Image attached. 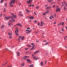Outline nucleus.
Listing matches in <instances>:
<instances>
[{
	"label": "nucleus",
	"instance_id": "79ce46f5",
	"mask_svg": "<svg viewBox=\"0 0 67 67\" xmlns=\"http://www.w3.org/2000/svg\"><path fill=\"white\" fill-rule=\"evenodd\" d=\"M2 14H0V17H1V16H2Z\"/></svg>",
	"mask_w": 67,
	"mask_h": 67
},
{
	"label": "nucleus",
	"instance_id": "2eb2a0df",
	"mask_svg": "<svg viewBox=\"0 0 67 67\" xmlns=\"http://www.w3.org/2000/svg\"><path fill=\"white\" fill-rule=\"evenodd\" d=\"M29 18L30 19H34V16H31L29 17Z\"/></svg>",
	"mask_w": 67,
	"mask_h": 67
},
{
	"label": "nucleus",
	"instance_id": "4c0bfd02",
	"mask_svg": "<svg viewBox=\"0 0 67 67\" xmlns=\"http://www.w3.org/2000/svg\"><path fill=\"white\" fill-rule=\"evenodd\" d=\"M48 12H49V11L47 10V12H46V13H48Z\"/></svg>",
	"mask_w": 67,
	"mask_h": 67
},
{
	"label": "nucleus",
	"instance_id": "423d86ee",
	"mask_svg": "<svg viewBox=\"0 0 67 67\" xmlns=\"http://www.w3.org/2000/svg\"><path fill=\"white\" fill-rule=\"evenodd\" d=\"M31 44L32 45V47L31 49V50H32V49H33L34 48V46H35V45H34V43H31Z\"/></svg>",
	"mask_w": 67,
	"mask_h": 67
},
{
	"label": "nucleus",
	"instance_id": "aec40b11",
	"mask_svg": "<svg viewBox=\"0 0 67 67\" xmlns=\"http://www.w3.org/2000/svg\"><path fill=\"white\" fill-rule=\"evenodd\" d=\"M48 44H49V42H47L44 44V45H48Z\"/></svg>",
	"mask_w": 67,
	"mask_h": 67
},
{
	"label": "nucleus",
	"instance_id": "20e7f679",
	"mask_svg": "<svg viewBox=\"0 0 67 67\" xmlns=\"http://www.w3.org/2000/svg\"><path fill=\"white\" fill-rule=\"evenodd\" d=\"M19 32V30L18 29H17L15 31V33L16 35H19V34L18 33Z\"/></svg>",
	"mask_w": 67,
	"mask_h": 67
},
{
	"label": "nucleus",
	"instance_id": "3c124183",
	"mask_svg": "<svg viewBox=\"0 0 67 67\" xmlns=\"http://www.w3.org/2000/svg\"><path fill=\"white\" fill-rule=\"evenodd\" d=\"M28 46H29V47H31V46L29 45H28Z\"/></svg>",
	"mask_w": 67,
	"mask_h": 67
},
{
	"label": "nucleus",
	"instance_id": "a211bd4d",
	"mask_svg": "<svg viewBox=\"0 0 67 67\" xmlns=\"http://www.w3.org/2000/svg\"><path fill=\"white\" fill-rule=\"evenodd\" d=\"M63 9L65 11V10H67V8L65 6H64L63 8Z\"/></svg>",
	"mask_w": 67,
	"mask_h": 67
},
{
	"label": "nucleus",
	"instance_id": "393cba45",
	"mask_svg": "<svg viewBox=\"0 0 67 67\" xmlns=\"http://www.w3.org/2000/svg\"><path fill=\"white\" fill-rule=\"evenodd\" d=\"M16 25H21V24L20 23H18Z\"/></svg>",
	"mask_w": 67,
	"mask_h": 67
},
{
	"label": "nucleus",
	"instance_id": "a19ab883",
	"mask_svg": "<svg viewBox=\"0 0 67 67\" xmlns=\"http://www.w3.org/2000/svg\"><path fill=\"white\" fill-rule=\"evenodd\" d=\"M26 11L27 12H29V11L28 10L26 9Z\"/></svg>",
	"mask_w": 67,
	"mask_h": 67
},
{
	"label": "nucleus",
	"instance_id": "a878e982",
	"mask_svg": "<svg viewBox=\"0 0 67 67\" xmlns=\"http://www.w3.org/2000/svg\"><path fill=\"white\" fill-rule=\"evenodd\" d=\"M7 64V62L5 63L4 64H3L2 65H3V66H5V65Z\"/></svg>",
	"mask_w": 67,
	"mask_h": 67
},
{
	"label": "nucleus",
	"instance_id": "ddd939ff",
	"mask_svg": "<svg viewBox=\"0 0 67 67\" xmlns=\"http://www.w3.org/2000/svg\"><path fill=\"white\" fill-rule=\"evenodd\" d=\"M8 34L10 36H12V32H9Z\"/></svg>",
	"mask_w": 67,
	"mask_h": 67
},
{
	"label": "nucleus",
	"instance_id": "58836bf2",
	"mask_svg": "<svg viewBox=\"0 0 67 67\" xmlns=\"http://www.w3.org/2000/svg\"><path fill=\"white\" fill-rule=\"evenodd\" d=\"M5 7H7V3H5Z\"/></svg>",
	"mask_w": 67,
	"mask_h": 67
},
{
	"label": "nucleus",
	"instance_id": "774afa93",
	"mask_svg": "<svg viewBox=\"0 0 67 67\" xmlns=\"http://www.w3.org/2000/svg\"><path fill=\"white\" fill-rule=\"evenodd\" d=\"M60 34H61V33H62V32H60Z\"/></svg>",
	"mask_w": 67,
	"mask_h": 67
},
{
	"label": "nucleus",
	"instance_id": "473e14b6",
	"mask_svg": "<svg viewBox=\"0 0 67 67\" xmlns=\"http://www.w3.org/2000/svg\"><path fill=\"white\" fill-rule=\"evenodd\" d=\"M53 0H48V2H51L52 1H53Z\"/></svg>",
	"mask_w": 67,
	"mask_h": 67
},
{
	"label": "nucleus",
	"instance_id": "72a5a7b5",
	"mask_svg": "<svg viewBox=\"0 0 67 67\" xmlns=\"http://www.w3.org/2000/svg\"><path fill=\"white\" fill-rule=\"evenodd\" d=\"M46 14V12H45L43 14V15H45Z\"/></svg>",
	"mask_w": 67,
	"mask_h": 67
},
{
	"label": "nucleus",
	"instance_id": "37998d69",
	"mask_svg": "<svg viewBox=\"0 0 67 67\" xmlns=\"http://www.w3.org/2000/svg\"><path fill=\"white\" fill-rule=\"evenodd\" d=\"M34 22L35 23H36L37 22V20H35L34 21Z\"/></svg>",
	"mask_w": 67,
	"mask_h": 67
},
{
	"label": "nucleus",
	"instance_id": "5701e85b",
	"mask_svg": "<svg viewBox=\"0 0 67 67\" xmlns=\"http://www.w3.org/2000/svg\"><path fill=\"white\" fill-rule=\"evenodd\" d=\"M66 38H67V36H65L64 37V40L65 41L66 40Z\"/></svg>",
	"mask_w": 67,
	"mask_h": 67
},
{
	"label": "nucleus",
	"instance_id": "680f3d73",
	"mask_svg": "<svg viewBox=\"0 0 67 67\" xmlns=\"http://www.w3.org/2000/svg\"><path fill=\"white\" fill-rule=\"evenodd\" d=\"M10 22H13L12 20H10Z\"/></svg>",
	"mask_w": 67,
	"mask_h": 67
},
{
	"label": "nucleus",
	"instance_id": "13d9d810",
	"mask_svg": "<svg viewBox=\"0 0 67 67\" xmlns=\"http://www.w3.org/2000/svg\"><path fill=\"white\" fill-rule=\"evenodd\" d=\"M34 56V54H33V55H32V57H33Z\"/></svg>",
	"mask_w": 67,
	"mask_h": 67
},
{
	"label": "nucleus",
	"instance_id": "c756f323",
	"mask_svg": "<svg viewBox=\"0 0 67 67\" xmlns=\"http://www.w3.org/2000/svg\"><path fill=\"white\" fill-rule=\"evenodd\" d=\"M4 27V25H2L1 26V27L2 29V28H3Z\"/></svg>",
	"mask_w": 67,
	"mask_h": 67
},
{
	"label": "nucleus",
	"instance_id": "e2e57ef3",
	"mask_svg": "<svg viewBox=\"0 0 67 67\" xmlns=\"http://www.w3.org/2000/svg\"><path fill=\"white\" fill-rule=\"evenodd\" d=\"M32 7H34V5H32Z\"/></svg>",
	"mask_w": 67,
	"mask_h": 67
},
{
	"label": "nucleus",
	"instance_id": "c03bdc74",
	"mask_svg": "<svg viewBox=\"0 0 67 67\" xmlns=\"http://www.w3.org/2000/svg\"><path fill=\"white\" fill-rule=\"evenodd\" d=\"M29 49V48H25V50H27V49Z\"/></svg>",
	"mask_w": 67,
	"mask_h": 67
},
{
	"label": "nucleus",
	"instance_id": "09e8293b",
	"mask_svg": "<svg viewBox=\"0 0 67 67\" xmlns=\"http://www.w3.org/2000/svg\"><path fill=\"white\" fill-rule=\"evenodd\" d=\"M47 42V41L46 40H44L43 41V42Z\"/></svg>",
	"mask_w": 67,
	"mask_h": 67
},
{
	"label": "nucleus",
	"instance_id": "6e6d98bb",
	"mask_svg": "<svg viewBox=\"0 0 67 67\" xmlns=\"http://www.w3.org/2000/svg\"><path fill=\"white\" fill-rule=\"evenodd\" d=\"M56 14H54V16L56 17Z\"/></svg>",
	"mask_w": 67,
	"mask_h": 67
},
{
	"label": "nucleus",
	"instance_id": "bb28decb",
	"mask_svg": "<svg viewBox=\"0 0 67 67\" xmlns=\"http://www.w3.org/2000/svg\"><path fill=\"white\" fill-rule=\"evenodd\" d=\"M24 38H25L24 37H21V40H24Z\"/></svg>",
	"mask_w": 67,
	"mask_h": 67
},
{
	"label": "nucleus",
	"instance_id": "4d7b16f0",
	"mask_svg": "<svg viewBox=\"0 0 67 67\" xmlns=\"http://www.w3.org/2000/svg\"><path fill=\"white\" fill-rule=\"evenodd\" d=\"M65 29H66L67 30V26H65Z\"/></svg>",
	"mask_w": 67,
	"mask_h": 67
},
{
	"label": "nucleus",
	"instance_id": "338daca9",
	"mask_svg": "<svg viewBox=\"0 0 67 67\" xmlns=\"http://www.w3.org/2000/svg\"><path fill=\"white\" fill-rule=\"evenodd\" d=\"M37 59H38V58H36V59H36V60H37Z\"/></svg>",
	"mask_w": 67,
	"mask_h": 67
},
{
	"label": "nucleus",
	"instance_id": "f3484780",
	"mask_svg": "<svg viewBox=\"0 0 67 67\" xmlns=\"http://www.w3.org/2000/svg\"><path fill=\"white\" fill-rule=\"evenodd\" d=\"M24 65H25V64L24 63H22L21 65V66L23 67V66H24Z\"/></svg>",
	"mask_w": 67,
	"mask_h": 67
},
{
	"label": "nucleus",
	"instance_id": "8fccbe9b",
	"mask_svg": "<svg viewBox=\"0 0 67 67\" xmlns=\"http://www.w3.org/2000/svg\"><path fill=\"white\" fill-rule=\"evenodd\" d=\"M5 11H6V10L5 9H4V12H5Z\"/></svg>",
	"mask_w": 67,
	"mask_h": 67
},
{
	"label": "nucleus",
	"instance_id": "6e6552de",
	"mask_svg": "<svg viewBox=\"0 0 67 67\" xmlns=\"http://www.w3.org/2000/svg\"><path fill=\"white\" fill-rule=\"evenodd\" d=\"M10 13L11 14H12V15L14 18H16V15H14V14H13L12 13Z\"/></svg>",
	"mask_w": 67,
	"mask_h": 67
},
{
	"label": "nucleus",
	"instance_id": "1a4fd4ad",
	"mask_svg": "<svg viewBox=\"0 0 67 67\" xmlns=\"http://www.w3.org/2000/svg\"><path fill=\"white\" fill-rule=\"evenodd\" d=\"M29 57V56H26L24 57L23 59H26V58H28Z\"/></svg>",
	"mask_w": 67,
	"mask_h": 67
},
{
	"label": "nucleus",
	"instance_id": "7c9ffc66",
	"mask_svg": "<svg viewBox=\"0 0 67 67\" xmlns=\"http://www.w3.org/2000/svg\"><path fill=\"white\" fill-rule=\"evenodd\" d=\"M20 55V53H19V52H18V53L17 54V55L18 56H19Z\"/></svg>",
	"mask_w": 67,
	"mask_h": 67
},
{
	"label": "nucleus",
	"instance_id": "5fc2aeb1",
	"mask_svg": "<svg viewBox=\"0 0 67 67\" xmlns=\"http://www.w3.org/2000/svg\"><path fill=\"white\" fill-rule=\"evenodd\" d=\"M8 67H12V66H8Z\"/></svg>",
	"mask_w": 67,
	"mask_h": 67
},
{
	"label": "nucleus",
	"instance_id": "0e129e2a",
	"mask_svg": "<svg viewBox=\"0 0 67 67\" xmlns=\"http://www.w3.org/2000/svg\"><path fill=\"white\" fill-rule=\"evenodd\" d=\"M38 25H40V23H38Z\"/></svg>",
	"mask_w": 67,
	"mask_h": 67
},
{
	"label": "nucleus",
	"instance_id": "9b49d317",
	"mask_svg": "<svg viewBox=\"0 0 67 67\" xmlns=\"http://www.w3.org/2000/svg\"><path fill=\"white\" fill-rule=\"evenodd\" d=\"M39 52H40V51H37L35 52L34 53V54H37V53H38Z\"/></svg>",
	"mask_w": 67,
	"mask_h": 67
},
{
	"label": "nucleus",
	"instance_id": "864d4df0",
	"mask_svg": "<svg viewBox=\"0 0 67 67\" xmlns=\"http://www.w3.org/2000/svg\"><path fill=\"white\" fill-rule=\"evenodd\" d=\"M47 62V61H46L45 62V64H46V62Z\"/></svg>",
	"mask_w": 67,
	"mask_h": 67
},
{
	"label": "nucleus",
	"instance_id": "69168bd1",
	"mask_svg": "<svg viewBox=\"0 0 67 67\" xmlns=\"http://www.w3.org/2000/svg\"><path fill=\"white\" fill-rule=\"evenodd\" d=\"M47 5H48L47 4H46V7H47Z\"/></svg>",
	"mask_w": 67,
	"mask_h": 67
},
{
	"label": "nucleus",
	"instance_id": "dca6fc26",
	"mask_svg": "<svg viewBox=\"0 0 67 67\" xmlns=\"http://www.w3.org/2000/svg\"><path fill=\"white\" fill-rule=\"evenodd\" d=\"M40 65L41 66H43V62H41L40 63Z\"/></svg>",
	"mask_w": 67,
	"mask_h": 67
},
{
	"label": "nucleus",
	"instance_id": "412c9836",
	"mask_svg": "<svg viewBox=\"0 0 67 67\" xmlns=\"http://www.w3.org/2000/svg\"><path fill=\"white\" fill-rule=\"evenodd\" d=\"M62 32H64V27H62Z\"/></svg>",
	"mask_w": 67,
	"mask_h": 67
},
{
	"label": "nucleus",
	"instance_id": "f8f14e48",
	"mask_svg": "<svg viewBox=\"0 0 67 67\" xmlns=\"http://www.w3.org/2000/svg\"><path fill=\"white\" fill-rule=\"evenodd\" d=\"M45 25V24L43 23V21H41V25Z\"/></svg>",
	"mask_w": 67,
	"mask_h": 67
},
{
	"label": "nucleus",
	"instance_id": "603ef678",
	"mask_svg": "<svg viewBox=\"0 0 67 67\" xmlns=\"http://www.w3.org/2000/svg\"><path fill=\"white\" fill-rule=\"evenodd\" d=\"M34 59H36V57H34Z\"/></svg>",
	"mask_w": 67,
	"mask_h": 67
},
{
	"label": "nucleus",
	"instance_id": "f704fd0d",
	"mask_svg": "<svg viewBox=\"0 0 67 67\" xmlns=\"http://www.w3.org/2000/svg\"><path fill=\"white\" fill-rule=\"evenodd\" d=\"M61 24H62V23H60L58 24V25H60Z\"/></svg>",
	"mask_w": 67,
	"mask_h": 67
},
{
	"label": "nucleus",
	"instance_id": "de8ad7c7",
	"mask_svg": "<svg viewBox=\"0 0 67 67\" xmlns=\"http://www.w3.org/2000/svg\"><path fill=\"white\" fill-rule=\"evenodd\" d=\"M55 5H54L53 7H52L53 8H55Z\"/></svg>",
	"mask_w": 67,
	"mask_h": 67
},
{
	"label": "nucleus",
	"instance_id": "a18cd8bd",
	"mask_svg": "<svg viewBox=\"0 0 67 67\" xmlns=\"http://www.w3.org/2000/svg\"><path fill=\"white\" fill-rule=\"evenodd\" d=\"M28 6L30 7H31L32 6V5L31 4L30 5H28Z\"/></svg>",
	"mask_w": 67,
	"mask_h": 67
},
{
	"label": "nucleus",
	"instance_id": "bf43d9fd",
	"mask_svg": "<svg viewBox=\"0 0 67 67\" xmlns=\"http://www.w3.org/2000/svg\"><path fill=\"white\" fill-rule=\"evenodd\" d=\"M63 5H63V3H62V7H63Z\"/></svg>",
	"mask_w": 67,
	"mask_h": 67
},
{
	"label": "nucleus",
	"instance_id": "4468645a",
	"mask_svg": "<svg viewBox=\"0 0 67 67\" xmlns=\"http://www.w3.org/2000/svg\"><path fill=\"white\" fill-rule=\"evenodd\" d=\"M49 18L50 19H52L53 18H54V16L53 15H52L49 17Z\"/></svg>",
	"mask_w": 67,
	"mask_h": 67
},
{
	"label": "nucleus",
	"instance_id": "c85d7f7f",
	"mask_svg": "<svg viewBox=\"0 0 67 67\" xmlns=\"http://www.w3.org/2000/svg\"><path fill=\"white\" fill-rule=\"evenodd\" d=\"M12 19L13 21V22H15V20L14 19H13V18H12Z\"/></svg>",
	"mask_w": 67,
	"mask_h": 67
},
{
	"label": "nucleus",
	"instance_id": "b1692460",
	"mask_svg": "<svg viewBox=\"0 0 67 67\" xmlns=\"http://www.w3.org/2000/svg\"><path fill=\"white\" fill-rule=\"evenodd\" d=\"M51 8H52V7L50 6L49 7H47V9H51Z\"/></svg>",
	"mask_w": 67,
	"mask_h": 67
},
{
	"label": "nucleus",
	"instance_id": "e433bc0d",
	"mask_svg": "<svg viewBox=\"0 0 67 67\" xmlns=\"http://www.w3.org/2000/svg\"><path fill=\"white\" fill-rule=\"evenodd\" d=\"M21 36H19V38L18 39L19 40H20V38H21Z\"/></svg>",
	"mask_w": 67,
	"mask_h": 67
},
{
	"label": "nucleus",
	"instance_id": "9d476101",
	"mask_svg": "<svg viewBox=\"0 0 67 67\" xmlns=\"http://www.w3.org/2000/svg\"><path fill=\"white\" fill-rule=\"evenodd\" d=\"M21 13H22V12H20L19 13V15L20 16H23V14H21Z\"/></svg>",
	"mask_w": 67,
	"mask_h": 67
},
{
	"label": "nucleus",
	"instance_id": "ea45409f",
	"mask_svg": "<svg viewBox=\"0 0 67 67\" xmlns=\"http://www.w3.org/2000/svg\"><path fill=\"white\" fill-rule=\"evenodd\" d=\"M4 1V0H2V1H1V3H2L3 2V1Z\"/></svg>",
	"mask_w": 67,
	"mask_h": 67
},
{
	"label": "nucleus",
	"instance_id": "f257e3e1",
	"mask_svg": "<svg viewBox=\"0 0 67 67\" xmlns=\"http://www.w3.org/2000/svg\"><path fill=\"white\" fill-rule=\"evenodd\" d=\"M15 0H12L9 2V4L11 7H13V4H14L15 2Z\"/></svg>",
	"mask_w": 67,
	"mask_h": 67
},
{
	"label": "nucleus",
	"instance_id": "052dcab7",
	"mask_svg": "<svg viewBox=\"0 0 67 67\" xmlns=\"http://www.w3.org/2000/svg\"><path fill=\"white\" fill-rule=\"evenodd\" d=\"M35 14V15H36V13L35 12H34Z\"/></svg>",
	"mask_w": 67,
	"mask_h": 67
},
{
	"label": "nucleus",
	"instance_id": "f03ea898",
	"mask_svg": "<svg viewBox=\"0 0 67 67\" xmlns=\"http://www.w3.org/2000/svg\"><path fill=\"white\" fill-rule=\"evenodd\" d=\"M30 29V28L29 27L27 28V30H26V31H27V33H30V32H31L32 30H29V29Z\"/></svg>",
	"mask_w": 67,
	"mask_h": 67
},
{
	"label": "nucleus",
	"instance_id": "6ab92c4d",
	"mask_svg": "<svg viewBox=\"0 0 67 67\" xmlns=\"http://www.w3.org/2000/svg\"><path fill=\"white\" fill-rule=\"evenodd\" d=\"M8 25H13V24H12V23H9Z\"/></svg>",
	"mask_w": 67,
	"mask_h": 67
},
{
	"label": "nucleus",
	"instance_id": "0eeeda50",
	"mask_svg": "<svg viewBox=\"0 0 67 67\" xmlns=\"http://www.w3.org/2000/svg\"><path fill=\"white\" fill-rule=\"evenodd\" d=\"M12 16L10 17H5V19H6V20H9L10 18H11Z\"/></svg>",
	"mask_w": 67,
	"mask_h": 67
},
{
	"label": "nucleus",
	"instance_id": "2f4dec72",
	"mask_svg": "<svg viewBox=\"0 0 67 67\" xmlns=\"http://www.w3.org/2000/svg\"><path fill=\"white\" fill-rule=\"evenodd\" d=\"M9 38L11 39L12 38V36H9Z\"/></svg>",
	"mask_w": 67,
	"mask_h": 67
},
{
	"label": "nucleus",
	"instance_id": "49530a36",
	"mask_svg": "<svg viewBox=\"0 0 67 67\" xmlns=\"http://www.w3.org/2000/svg\"><path fill=\"white\" fill-rule=\"evenodd\" d=\"M39 8V7H36V9H38Z\"/></svg>",
	"mask_w": 67,
	"mask_h": 67
},
{
	"label": "nucleus",
	"instance_id": "4be33fe9",
	"mask_svg": "<svg viewBox=\"0 0 67 67\" xmlns=\"http://www.w3.org/2000/svg\"><path fill=\"white\" fill-rule=\"evenodd\" d=\"M27 62H29V63H31V60L29 59H27Z\"/></svg>",
	"mask_w": 67,
	"mask_h": 67
},
{
	"label": "nucleus",
	"instance_id": "39448f33",
	"mask_svg": "<svg viewBox=\"0 0 67 67\" xmlns=\"http://www.w3.org/2000/svg\"><path fill=\"white\" fill-rule=\"evenodd\" d=\"M33 0H29L27 1V2L28 3H31Z\"/></svg>",
	"mask_w": 67,
	"mask_h": 67
},
{
	"label": "nucleus",
	"instance_id": "cd10ccee",
	"mask_svg": "<svg viewBox=\"0 0 67 67\" xmlns=\"http://www.w3.org/2000/svg\"><path fill=\"white\" fill-rule=\"evenodd\" d=\"M33 66H34V65H30V66H29V67H33Z\"/></svg>",
	"mask_w": 67,
	"mask_h": 67
},
{
	"label": "nucleus",
	"instance_id": "7ed1b4c3",
	"mask_svg": "<svg viewBox=\"0 0 67 67\" xmlns=\"http://www.w3.org/2000/svg\"><path fill=\"white\" fill-rule=\"evenodd\" d=\"M57 8L56 9V11L57 12H59L60 11V8H58V6H57Z\"/></svg>",
	"mask_w": 67,
	"mask_h": 67
},
{
	"label": "nucleus",
	"instance_id": "c9c22d12",
	"mask_svg": "<svg viewBox=\"0 0 67 67\" xmlns=\"http://www.w3.org/2000/svg\"><path fill=\"white\" fill-rule=\"evenodd\" d=\"M62 25H64V22H63L62 23Z\"/></svg>",
	"mask_w": 67,
	"mask_h": 67
}]
</instances>
